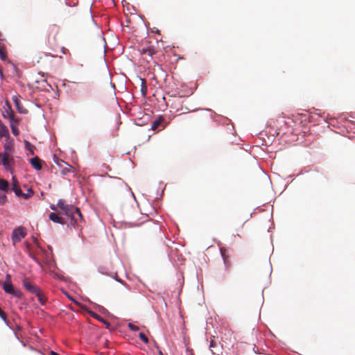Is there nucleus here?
I'll return each instance as SVG.
<instances>
[{
  "label": "nucleus",
  "mask_w": 355,
  "mask_h": 355,
  "mask_svg": "<svg viewBox=\"0 0 355 355\" xmlns=\"http://www.w3.org/2000/svg\"><path fill=\"white\" fill-rule=\"evenodd\" d=\"M49 207L51 210L54 211V212L49 214V219L53 223L60 225L67 223L66 218L60 216V212L58 211V208L69 219V225L74 227L83 220V215L79 208L73 205L67 204L63 199L58 200L56 205L51 204Z\"/></svg>",
  "instance_id": "f257e3e1"
},
{
  "label": "nucleus",
  "mask_w": 355,
  "mask_h": 355,
  "mask_svg": "<svg viewBox=\"0 0 355 355\" xmlns=\"http://www.w3.org/2000/svg\"><path fill=\"white\" fill-rule=\"evenodd\" d=\"M14 158L10 155L9 152H3L1 164L3 165L6 170L12 173V165L14 164Z\"/></svg>",
  "instance_id": "f03ea898"
},
{
  "label": "nucleus",
  "mask_w": 355,
  "mask_h": 355,
  "mask_svg": "<svg viewBox=\"0 0 355 355\" xmlns=\"http://www.w3.org/2000/svg\"><path fill=\"white\" fill-rule=\"evenodd\" d=\"M26 235L25 230L22 227H19L12 232V239L14 243L19 242Z\"/></svg>",
  "instance_id": "7ed1b4c3"
},
{
  "label": "nucleus",
  "mask_w": 355,
  "mask_h": 355,
  "mask_svg": "<svg viewBox=\"0 0 355 355\" xmlns=\"http://www.w3.org/2000/svg\"><path fill=\"white\" fill-rule=\"evenodd\" d=\"M139 52L141 55H148L150 58H153V55L157 53L155 47L150 44L140 49Z\"/></svg>",
  "instance_id": "20e7f679"
},
{
  "label": "nucleus",
  "mask_w": 355,
  "mask_h": 355,
  "mask_svg": "<svg viewBox=\"0 0 355 355\" xmlns=\"http://www.w3.org/2000/svg\"><path fill=\"white\" fill-rule=\"evenodd\" d=\"M23 286L26 290L33 294H38L40 290L39 287L33 284L28 279L24 278L23 279Z\"/></svg>",
  "instance_id": "39448f33"
},
{
  "label": "nucleus",
  "mask_w": 355,
  "mask_h": 355,
  "mask_svg": "<svg viewBox=\"0 0 355 355\" xmlns=\"http://www.w3.org/2000/svg\"><path fill=\"white\" fill-rule=\"evenodd\" d=\"M165 119L164 116H159L153 123L151 125V130H161L165 128Z\"/></svg>",
  "instance_id": "423d86ee"
},
{
  "label": "nucleus",
  "mask_w": 355,
  "mask_h": 355,
  "mask_svg": "<svg viewBox=\"0 0 355 355\" xmlns=\"http://www.w3.org/2000/svg\"><path fill=\"white\" fill-rule=\"evenodd\" d=\"M220 252L223 259L225 266L227 269L231 267L230 257L228 253V250L225 248H220Z\"/></svg>",
  "instance_id": "0eeeda50"
},
{
  "label": "nucleus",
  "mask_w": 355,
  "mask_h": 355,
  "mask_svg": "<svg viewBox=\"0 0 355 355\" xmlns=\"http://www.w3.org/2000/svg\"><path fill=\"white\" fill-rule=\"evenodd\" d=\"M12 101L15 103V107L19 112L22 114L27 113V110L23 107L21 103L20 97L19 96H14L12 97Z\"/></svg>",
  "instance_id": "6e6552de"
},
{
  "label": "nucleus",
  "mask_w": 355,
  "mask_h": 355,
  "mask_svg": "<svg viewBox=\"0 0 355 355\" xmlns=\"http://www.w3.org/2000/svg\"><path fill=\"white\" fill-rule=\"evenodd\" d=\"M3 288L4 291L7 293L10 294L12 290L14 289L13 286L10 281V275H6V281L4 282L3 285Z\"/></svg>",
  "instance_id": "1a4fd4ad"
},
{
  "label": "nucleus",
  "mask_w": 355,
  "mask_h": 355,
  "mask_svg": "<svg viewBox=\"0 0 355 355\" xmlns=\"http://www.w3.org/2000/svg\"><path fill=\"white\" fill-rule=\"evenodd\" d=\"M12 189L17 196H21L22 191L18 185V182L15 177L12 178Z\"/></svg>",
  "instance_id": "9d476101"
},
{
  "label": "nucleus",
  "mask_w": 355,
  "mask_h": 355,
  "mask_svg": "<svg viewBox=\"0 0 355 355\" xmlns=\"http://www.w3.org/2000/svg\"><path fill=\"white\" fill-rule=\"evenodd\" d=\"M89 313L92 317H93V318L97 319L98 320H99L100 322H103L107 328L110 327V324L108 321H107L106 320H105L104 318H103L102 317H101L100 315H98V314L95 313L93 311H89Z\"/></svg>",
  "instance_id": "9b49d317"
},
{
  "label": "nucleus",
  "mask_w": 355,
  "mask_h": 355,
  "mask_svg": "<svg viewBox=\"0 0 355 355\" xmlns=\"http://www.w3.org/2000/svg\"><path fill=\"white\" fill-rule=\"evenodd\" d=\"M31 163L35 169L37 171L42 169L41 160L37 157L32 158L31 159Z\"/></svg>",
  "instance_id": "f8f14e48"
},
{
  "label": "nucleus",
  "mask_w": 355,
  "mask_h": 355,
  "mask_svg": "<svg viewBox=\"0 0 355 355\" xmlns=\"http://www.w3.org/2000/svg\"><path fill=\"white\" fill-rule=\"evenodd\" d=\"M9 130L8 128L0 120V137H8Z\"/></svg>",
  "instance_id": "ddd939ff"
},
{
  "label": "nucleus",
  "mask_w": 355,
  "mask_h": 355,
  "mask_svg": "<svg viewBox=\"0 0 355 355\" xmlns=\"http://www.w3.org/2000/svg\"><path fill=\"white\" fill-rule=\"evenodd\" d=\"M3 148L4 152H9L10 155H11V153L13 151L12 143L7 140L4 144Z\"/></svg>",
  "instance_id": "4468645a"
},
{
  "label": "nucleus",
  "mask_w": 355,
  "mask_h": 355,
  "mask_svg": "<svg viewBox=\"0 0 355 355\" xmlns=\"http://www.w3.org/2000/svg\"><path fill=\"white\" fill-rule=\"evenodd\" d=\"M3 116L5 118H8L9 120H10V123H18L19 122V120L18 119H16L15 117V114L12 112H7V115H6L5 114H3Z\"/></svg>",
  "instance_id": "2eb2a0df"
},
{
  "label": "nucleus",
  "mask_w": 355,
  "mask_h": 355,
  "mask_svg": "<svg viewBox=\"0 0 355 355\" xmlns=\"http://www.w3.org/2000/svg\"><path fill=\"white\" fill-rule=\"evenodd\" d=\"M0 190L5 193L8 190V182L3 179H0Z\"/></svg>",
  "instance_id": "dca6fc26"
},
{
  "label": "nucleus",
  "mask_w": 355,
  "mask_h": 355,
  "mask_svg": "<svg viewBox=\"0 0 355 355\" xmlns=\"http://www.w3.org/2000/svg\"><path fill=\"white\" fill-rule=\"evenodd\" d=\"M35 295L37 297L38 301L40 302L41 304H44L46 302V298L44 295L42 291L41 290L39 291L38 294H35Z\"/></svg>",
  "instance_id": "f3484780"
},
{
  "label": "nucleus",
  "mask_w": 355,
  "mask_h": 355,
  "mask_svg": "<svg viewBox=\"0 0 355 355\" xmlns=\"http://www.w3.org/2000/svg\"><path fill=\"white\" fill-rule=\"evenodd\" d=\"M17 123H11L10 128L12 130V132L15 136H17L19 134V129L17 127Z\"/></svg>",
  "instance_id": "a211bd4d"
},
{
  "label": "nucleus",
  "mask_w": 355,
  "mask_h": 355,
  "mask_svg": "<svg viewBox=\"0 0 355 355\" xmlns=\"http://www.w3.org/2000/svg\"><path fill=\"white\" fill-rule=\"evenodd\" d=\"M0 57L2 60H5L6 59V53L5 51V48L1 43H0Z\"/></svg>",
  "instance_id": "6ab92c4d"
},
{
  "label": "nucleus",
  "mask_w": 355,
  "mask_h": 355,
  "mask_svg": "<svg viewBox=\"0 0 355 355\" xmlns=\"http://www.w3.org/2000/svg\"><path fill=\"white\" fill-rule=\"evenodd\" d=\"M33 191L32 190V189H28L26 193H22L21 196H22L24 199H28L30 197H31L33 196Z\"/></svg>",
  "instance_id": "aec40b11"
},
{
  "label": "nucleus",
  "mask_w": 355,
  "mask_h": 355,
  "mask_svg": "<svg viewBox=\"0 0 355 355\" xmlns=\"http://www.w3.org/2000/svg\"><path fill=\"white\" fill-rule=\"evenodd\" d=\"M10 294L18 298H21L23 296V294L20 291L16 290L15 288L12 290Z\"/></svg>",
  "instance_id": "412c9836"
},
{
  "label": "nucleus",
  "mask_w": 355,
  "mask_h": 355,
  "mask_svg": "<svg viewBox=\"0 0 355 355\" xmlns=\"http://www.w3.org/2000/svg\"><path fill=\"white\" fill-rule=\"evenodd\" d=\"M142 85H141V92L143 93V95L145 96L146 94V80L144 79H141Z\"/></svg>",
  "instance_id": "4be33fe9"
},
{
  "label": "nucleus",
  "mask_w": 355,
  "mask_h": 355,
  "mask_svg": "<svg viewBox=\"0 0 355 355\" xmlns=\"http://www.w3.org/2000/svg\"><path fill=\"white\" fill-rule=\"evenodd\" d=\"M139 337L145 343H148V338H147V336L144 333H142V332L139 333Z\"/></svg>",
  "instance_id": "5701e85b"
},
{
  "label": "nucleus",
  "mask_w": 355,
  "mask_h": 355,
  "mask_svg": "<svg viewBox=\"0 0 355 355\" xmlns=\"http://www.w3.org/2000/svg\"><path fill=\"white\" fill-rule=\"evenodd\" d=\"M0 318L7 323V317L6 313L0 308Z\"/></svg>",
  "instance_id": "b1692460"
},
{
  "label": "nucleus",
  "mask_w": 355,
  "mask_h": 355,
  "mask_svg": "<svg viewBox=\"0 0 355 355\" xmlns=\"http://www.w3.org/2000/svg\"><path fill=\"white\" fill-rule=\"evenodd\" d=\"M6 200V196L4 193H0V205L5 203Z\"/></svg>",
  "instance_id": "393cba45"
},
{
  "label": "nucleus",
  "mask_w": 355,
  "mask_h": 355,
  "mask_svg": "<svg viewBox=\"0 0 355 355\" xmlns=\"http://www.w3.org/2000/svg\"><path fill=\"white\" fill-rule=\"evenodd\" d=\"M128 327L132 331H136L139 330V327L137 326H136L135 324H132V323H129L128 324Z\"/></svg>",
  "instance_id": "a878e982"
},
{
  "label": "nucleus",
  "mask_w": 355,
  "mask_h": 355,
  "mask_svg": "<svg viewBox=\"0 0 355 355\" xmlns=\"http://www.w3.org/2000/svg\"><path fill=\"white\" fill-rule=\"evenodd\" d=\"M25 144H26V148L27 150H30V151H31V154H33L34 153H33V151L32 150V146H31V145L30 144V143H29V142H28V141H26V143H25Z\"/></svg>",
  "instance_id": "bb28decb"
},
{
  "label": "nucleus",
  "mask_w": 355,
  "mask_h": 355,
  "mask_svg": "<svg viewBox=\"0 0 355 355\" xmlns=\"http://www.w3.org/2000/svg\"><path fill=\"white\" fill-rule=\"evenodd\" d=\"M70 172V169L69 168H64L62 171L63 174H67V173Z\"/></svg>",
  "instance_id": "cd10ccee"
},
{
  "label": "nucleus",
  "mask_w": 355,
  "mask_h": 355,
  "mask_svg": "<svg viewBox=\"0 0 355 355\" xmlns=\"http://www.w3.org/2000/svg\"><path fill=\"white\" fill-rule=\"evenodd\" d=\"M215 346H216V343L214 340H211L210 343L209 347L211 348V347H214Z\"/></svg>",
  "instance_id": "c85d7f7f"
},
{
  "label": "nucleus",
  "mask_w": 355,
  "mask_h": 355,
  "mask_svg": "<svg viewBox=\"0 0 355 355\" xmlns=\"http://www.w3.org/2000/svg\"><path fill=\"white\" fill-rule=\"evenodd\" d=\"M50 354L51 355H59L58 353H56V352H55L53 351H51Z\"/></svg>",
  "instance_id": "c756f323"
},
{
  "label": "nucleus",
  "mask_w": 355,
  "mask_h": 355,
  "mask_svg": "<svg viewBox=\"0 0 355 355\" xmlns=\"http://www.w3.org/2000/svg\"><path fill=\"white\" fill-rule=\"evenodd\" d=\"M53 27L55 28L57 31L58 30V27H57L55 25H53Z\"/></svg>",
  "instance_id": "7c9ffc66"
},
{
  "label": "nucleus",
  "mask_w": 355,
  "mask_h": 355,
  "mask_svg": "<svg viewBox=\"0 0 355 355\" xmlns=\"http://www.w3.org/2000/svg\"><path fill=\"white\" fill-rule=\"evenodd\" d=\"M1 37H2V33L0 32V41H1V40H2V38H1Z\"/></svg>",
  "instance_id": "2f4dec72"
},
{
  "label": "nucleus",
  "mask_w": 355,
  "mask_h": 355,
  "mask_svg": "<svg viewBox=\"0 0 355 355\" xmlns=\"http://www.w3.org/2000/svg\"><path fill=\"white\" fill-rule=\"evenodd\" d=\"M126 290H129V287L126 286Z\"/></svg>",
  "instance_id": "473e14b6"
},
{
  "label": "nucleus",
  "mask_w": 355,
  "mask_h": 355,
  "mask_svg": "<svg viewBox=\"0 0 355 355\" xmlns=\"http://www.w3.org/2000/svg\"><path fill=\"white\" fill-rule=\"evenodd\" d=\"M159 355H163V354L162 353V352H159Z\"/></svg>",
  "instance_id": "72a5a7b5"
}]
</instances>
